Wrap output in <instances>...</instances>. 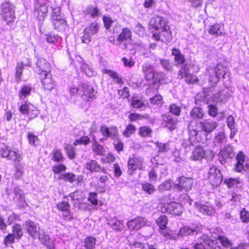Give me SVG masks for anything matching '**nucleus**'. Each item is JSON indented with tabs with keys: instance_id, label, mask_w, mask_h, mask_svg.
I'll use <instances>...</instances> for the list:
<instances>
[{
	"instance_id": "obj_1",
	"label": "nucleus",
	"mask_w": 249,
	"mask_h": 249,
	"mask_svg": "<svg viewBox=\"0 0 249 249\" xmlns=\"http://www.w3.org/2000/svg\"><path fill=\"white\" fill-rule=\"evenodd\" d=\"M52 9L51 13V21L55 30L64 31L66 27V21L61 15L60 7H53L49 0H38L37 4L36 6L34 11V15L39 21L45 19L48 12V8Z\"/></svg>"
},
{
	"instance_id": "obj_2",
	"label": "nucleus",
	"mask_w": 249,
	"mask_h": 249,
	"mask_svg": "<svg viewBox=\"0 0 249 249\" xmlns=\"http://www.w3.org/2000/svg\"><path fill=\"white\" fill-rule=\"evenodd\" d=\"M231 73L227 71L226 68L222 64H217L213 69L209 71V85L211 87H214L219 81L220 76L222 75L223 79H225L226 82H230Z\"/></svg>"
},
{
	"instance_id": "obj_3",
	"label": "nucleus",
	"mask_w": 249,
	"mask_h": 249,
	"mask_svg": "<svg viewBox=\"0 0 249 249\" xmlns=\"http://www.w3.org/2000/svg\"><path fill=\"white\" fill-rule=\"evenodd\" d=\"M199 68L197 65L195 64L185 63L178 72V78H185V81L189 84H193L197 82V78L194 73L198 71Z\"/></svg>"
},
{
	"instance_id": "obj_4",
	"label": "nucleus",
	"mask_w": 249,
	"mask_h": 249,
	"mask_svg": "<svg viewBox=\"0 0 249 249\" xmlns=\"http://www.w3.org/2000/svg\"><path fill=\"white\" fill-rule=\"evenodd\" d=\"M0 15L2 21L9 24L14 21L15 18V6L9 1H5L0 6Z\"/></svg>"
},
{
	"instance_id": "obj_5",
	"label": "nucleus",
	"mask_w": 249,
	"mask_h": 249,
	"mask_svg": "<svg viewBox=\"0 0 249 249\" xmlns=\"http://www.w3.org/2000/svg\"><path fill=\"white\" fill-rule=\"evenodd\" d=\"M143 159L139 156L133 155L130 157L127 162L128 173L129 175H133L138 169H142Z\"/></svg>"
},
{
	"instance_id": "obj_6",
	"label": "nucleus",
	"mask_w": 249,
	"mask_h": 249,
	"mask_svg": "<svg viewBox=\"0 0 249 249\" xmlns=\"http://www.w3.org/2000/svg\"><path fill=\"white\" fill-rule=\"evenodd\" d=\"M99 31V24L96 22L90 23L83 31V35L81 36L82 42L88 44L91 40L92 36Z\"/></svg>"
},
{
	"instance_id": "obj_7",
	"label": "nucleus",
	"mask_w": 249,
	"mask_h": 249,
	"mask_svg": "<svg viewBox=\"0 0 249 249\" xmlns=\"http://www.w3.org/2000/svg\"><path fill=\"white\" fill-rule=\"evenodd\" d=\"M209 179L213 186L216 187L220 185L223 180V176L220 170L215 166L210 167L209 171Z\"/></svg>"
},
{
	"instance_id": "obj_8",
	"label": "nucleus",
	"mask_w": 249,
	"mask_h": 249,
	"mask_svg": "<svg viewBox=\"0 0 249 249\" xmlns=\"http://www.w3.org/2000/svg\"><path fill=\"white\" fill-rule=\"evenodd\" d=\"M235 156L234 148L231 144H227L220 150L218 159L222 164H225L227 159H231Z\"/></svg>"
},
{
	"instance_id": "obj_9",
	"label": "nucleus",
	"mask_w": 249,
	"mask_h": 249,
	"mask_svg": "<svg viewBox=\"0 0 249 249\" xmlns=\"http://www.w3.org/2000/svg\"><path fill=\"white\" fill-rule=\"evenodd\" d=\"M79 94L85 101L90 102L95 98V91L91 86L86 84L79 88Z\"/></svg>"
},
{
	"instance_id": "obj_10",
	"label": "nucleus",
	"mask_w": 249,
	"mask_h": 249,
	"mask_svg": "<svg viewBox=\"0 0 249 249\" xmlns=\"http://www.w3.org/2000/svg\"><path fill=\"white\" fill-rule=\"evenodd\" d=\"M39 78L45 90L50 91L54 88V81L50 71L39 75Z\"/></svg>"
},
{
	"instance_id": "obj_11",
	"label": "nucleus",
	"mask_w": 249,
	"mask_h": 249,
	"mask_svg": "<svg viewBox=\"0 0 249 249\" xmlns=\"http://www.w3.org/2000/svg\"><path fill=\"white\" fill-rule=\"evenodd\" d=\"M23 226L29 235L34 239L39 237L40 229L38 224L29 220L25 222Z\"/></svg>"
},
{
	"instance_id": "obj_12",
	"label": "nucleus",
	"mask_w": 249,
	"mask_h": 249,
	"mask_svg": "<svg viewBox=\"0 0 249 249\" xmlns=\"http://www.w3.org/2000/svg\"><path fill=\"white\" fill-rule=\"evenodd\" d=\"M149 25L151 28L157 30L170 29L169 26L167 24L166 19L160 16L153 17L149 21Z\"/></svg>"
},
{
	"instance_id": "obj_13",
	"label": "nucleus",
	"mask_w": 249,
	"mask_h": 249,
	"mask_svg": "<svg viewBox=\"0 0 249 249\" xmlns=\"http://www.w3.org/2000/svg\"><path fill=\"white\" fill-rule=\"evenodd\" d=\"M193 180L191 178L181 177L178 178V182L175 185V188L179 191L184 190L188 192L192 188Z\"/></svg>"
},
{
	"instance_id": "obj_14",
	"label": "nucleus",
	"mask_w": 249,
	"mask_h": 249,
	"mask_svg": "<svg viewBox=\"0 0 249 249\" xmlns=\"http://www.w3.org/2000/svg\"><path fill=\"white\" fill-rule=\"evenodd\" d=\"M0 154L2 158H6L8 160H14L15 162H20L22 159L21 155L18 154L16 152L10 150L6 146L0 150Z\"/></svg>"
},
{
	"instance_id": "obj_15",
	"label": "nucleus",
	"mask_w": 249,
	"mask_h": 249,
	"mask_svg": "<svg viewBox=\"0 0 249 249\" xmlns=\"http://www.w3.org/2000/svg\"><path fill=\"white\" fill-rule=\"evenodd\" d=\"M232 90L231 88L225 87L223 89L220 90L217 94H214L212 97V99L214 102L220 101L225 103L231 97Z\"/></svg>"
},
{
	"instance_id": "obj_16",
	"label": "nucleus",
	"mask_w": 249,
	"mask_h": 249,
	"mask_svg": "<svg viewBox=\"0 0 249 249\" xmlns=\"http://www.w3.org/2000/svg\"><path fill=\"white\" fill-rule=\"evenodd\" d=\"M35 58L37 66L36 69L38 75L50 71V64L46 59L38 56H35Z\"/></svg>"
},
{
	"instance_id": "obj_17",
	"label": "nucleus",
	"mask_w": 249,
	"mask_h": 249,
	"mask_svg": "<svg viewBox=\"0 0 249 249\" xmlns=\"http://www.w3.org/2000/svg\"><path fill=\"white\" fill-rule=\"evenodd\" d=\"M200 242L195 246V249H208L205 246L212 247L215 241L207 235H203L200 238ZM180 249H189L187 248H182Z\"/></svg>"
},
{
	"instance_id": "obj_18",
	"label": "nucleus",
	"mask_w": 249,
	"mask_h": 249,
	"mask_svg": "<svg viewBox=\"0 0 249 249\" xmlns=\"http://www.w3.org/2000/svg\"><path fill=\"white\" fill-rule=\"evenodd\" d=\"M200 227L196 225H192L191 227L186 226L180 229L178 235L181 236H187L191 234L196 235L200 231Z\"/></svg>"
},
{
	"instance_id": "obj_19",
	"label": "nucleus",
	"mask_w": 249,
	"mask_h": 249,
	"mask_svg": "<svg viewBox=\"0 0 249 249\" xmlns=\"http://www.w3.org/2000/svg\"><path fill=\"white\" fill-rule=\"evenodd\" d=\"M211 89L210 88H205L203 89L202 93L196 94L195 100V104L199 106L207 104L209 100V96H211L210 93Z\"/></svg>"
},
{
	"instance_id": "obj_20",
	"label": "nucleus",
	"mask_w": 249,
	"mask_h": 249,
	"mask_svg": "<svg viewBox=\"0 0 249 249\" xmlns=\"http://www.w3.org/2000/svg\"><path fill=\"white\" fill-rule=\"evenodd\" d=\"M146 220L143 217H139L132 219L127 222V226L130 230H138L144 226Z\"/></svg>"
},
{
	"instance_id": "obj_21",
	"label": "nucleus",
	"mask_w": 249,
	"mask_h": 249,
	"mask_svg": "<svg viewBox=\"0 0 249 249\" xmlns=\"http://www.w3.org/2000/svg\"><path fill=\"white\" fill-rule=\"evenodd\" d=\"M85 168L92 173L101 172L106 175L107 174V170L105 168L101 167L95 160H90L86 163Z\"/></svg>"
},
{
	"instance_id": "obj_22",
	"label": "nucleus",
	"mask_w": 249,
	"mask_h": 249,
	"mask_svg": "<svg viewBox=\"0 0 249 249\" xmlns=\"http://www.w3.org/2000/svg\"><path fill=\"white\" fill-rule=\"evenodd\" d=\"M202 129L207 133L213 132L218 126L217 123L211 119H208L200 122Z\"/></svg>"
},
{
	"instance_id": "obj_23",
	"label": "nucleus",
	"mask_w": 249,
	"mask_h": 249,
	"mask_svg": "<svg viewBox=\"0 0 249 249\" xmlns=\"http://www.w3.org/2000/svg\"><path fill=\"white\" fill-rule=\"evenodd\" d=\"M84 13L92 19L97 18L102 15L101 10L96 5H88L84 10Z\"/></svg>"
},
{
	"instance_id": "obj_24",
	"label": "nucleus",
	"mask_w": 249,
	"mask_h": 249,
	"mask_svg": "<svg viewBox=\"0 0 249 249\" xmlns=\"http://www.w3.org/2000/svg\"><path fill=\"white\" fill-rule=\"evenodd\" d=\"M167 212L175 215H179L183 212V206L179 203L172 202L167 205L166 207Z\"/></svg>"
},
{
	"instance_id": "obj_25",
	"label": "nucleus",
	"mask_w": 249,
	"mask_h": 249,
	"mask_svg": "<svg viewBox=\"0 0 249 249\" xmlns=\"http://www.w3.org/2000/svg\"><path fill=\"white\" fill-rule=\"evenodd\" d=\"M164 121V127L168 128L170 131H172L176 128L177 124V119L172 116L169 114H165L162 115Z\"/></svg>"
},
{
	"instance_id": "obj_26",
	"label": "nucleus",
	"mask_w": 249,
	"mask_h": 249,
	"mask_svg": "<svg viewBox=\"0 0 249 249\" xmlns=\"http://www.w3.org/2000/svg\"><path fill=\"white\" fill-rule=\"evenodd\" d=\"M101 133L107 140L108 137H115L117 135V129L116 127H111L109 129L105 125L101 127Z\"/></svg>"
},
{
	"instance_id": "obj_27",
	"label": "nucleus",
	"mask_w": 249,
	"mask_h": 249,
	"mask_svg": "<svg viewBox=\"0 0 249 249\" xmlns=\"http://www.w3.org/2000/svg\"><path fill=\"white\" fill-rule=\"evenodd\" d=\"M195 206L196 208L203 214L211 215L214 212V209L212 206L208 205L202 204L199 202H196Z\"/></svg>"
},
{
	"instance_id": "obj_28",
	"label": "nucleus",
	"mask_w": 249,
	"mask_h": 249,
	"mask_svg": "<svg viewBox=\"0 0 249 249\" xmlns=\"http://www.w3.org/2000/svg\"><path fill=\"white\" fill-rule=\"evenodd\" d=\"M172 54L174 56V62L176 66L184 64L185 62V57L179 49L177 48L173 49L172 50Z\"/></svg>"
},
{
	"instance_id": "obj_29",
	"label": "nucleus",
	"mask_w": 249,
	"mask_h": 249,
	"mask_svg": "<svg viewBox=\"0 0 249 249\" xmlns=\"http://www.w3.org/2000/svg\"><path fill=\"white\" fill-rule=\"evenodd\" d=\"M237 163L235 165V170L241 172L244 170L243 163L245 161V155L242 151H240L236 157Z\"/></svg>"
},
{
	"instance_id": "obj_30",
	"label": "nucleus",
	"mask_w": 249,
	"mask_h": 249,
	"mask_svg": "<svg viewBox=\"0 0 249 249\" xmlns=\"http://www.w3.org/2000/svg\"><path fill=\"white\" fill-rule=\"evenodd\" d=\"M227 141V139L225 133L223 132H219L214 137L213 142L214 146L221 147L222 144L225 143Z\"/></svg>"
},
{
	"instance_id": "obj_31",
	"label": "nucleus",
	"mask_w": 249,
	"mask_h": 249,
	"mask_svg": "<svg viewBox=\"0 0 249 249\" xmlns=\"http://www.w3.org/2000/svg\"><path fill=\"white\" fill-rule=\"evenodd\" d=\"M224 183L226 184L229 188H238L242 185L241 180L239 178H229L224 179Z\"/></svg>"
},
{
	"instance_id": "obj_32",
	"label": "nucleus",
	"mask_w": 249,
	"mask_h": 249,
	"mask_svg": "<svg viewBox=\"0 0 249 249\" xmlns=\"http://www.w3.org/2000/svg\"><path fill=\"white\" fill-rule=\"evenodd\" d=\"M205 155V152L202 147L197 146L192 152L190 158L193 160H201Z\"/></svg>"
},
{
	"instance_id": "obj_33",
	"label": "nucleus",
	"mask_w": 249,
	"mask_h": 249,
	"mask_svg": "<svg viewBox=\"0 0 249 249\" xmlns=\"http://www.w3.org/2000/svg\"><path fill=\"white\" fill-rule=\"evenodd\" d=\"M37 239H39L41 243L46 246L48 249H54L53 243L51 240L48 234L39 233V237Z\"/></svg>"
},
{
	"instance_id": "obj_34",
	"label": "nucleus",
	"mask_w": 249,
	"mask_h": 249,
	"mask_svg": "<svg viewBox=\"0 0 249 249\" xmlns=\"http://www.w3.org/2000/svg\"><path fill=\"white\" fill-rule=\"evenodd\" d=\"M208 33L211 35L218 36L223 34V29L220 24L216 23L211 25L209 30Z\"/></svg>"
},
{
	"instance_id": "obj_35",
	"label": "nucleus",
	"mask_w": 249,
	"mask_h": 249,
	"mask_svg": "<svg viewBox=\"0 0 249 249\" xmlns=\"http://www.w3.org/2000/svg\"><path fill=\"white\" fill-rule=\"evenodd\" d=\"M204 111L203 109L198 107H193L190 112V116L193 119H201L204 116Z\"/></svg>"
},
{
	"instance_id": "obj_36",
	"label": "nucleus",
	"mask_w": 249,
	"mask_h": 249,
	"mask_svg": "<svg viewBox=\"0 0 249 249\" xmlns=\"http://www.w3.org/2000/svg\"><path fill=\"white\" fill-rule=\"evenodd\" d=\"M13 234L16 237V239H20L23 234V231L21 226L19 224H15L12 226Z\"/></svg>"
},
{
	"instance_id": "obj_37",
	"label": "nucleus",
	"mask_w": 249,
	"mask_h": 249,
	"mask_svg": "<svg viewBox=\"0 0 249 249\" xmlns=\"http://www.w3.org/2000/svg\"><path fill=\"white\" fill-rule=\"evenodd\" d=\"M32 88L30 86L25 85L21 88L20 90L18 92V96L21 99H24L27 96H29Z\"/></svg>"
},
{
	"instance_id": "obj_38",
	"label": "nucleus",
	"mask_w": 249,
	"mask_h": 249,
	"mask_svg": "<svg viewBox=\"0 0 249 249\" xmlns=\"http://www.w3.org/2000/svg\"><path fill=\"white\" fill-rule=\"evenodd\" d=\"M58 179L72 183L76 180V176L72 173H65L60 174Z\"/></svg>"
},
{
	"instance_id": "obj_39",
	"label": "nucleus",
	"mask_w": 249,
	"mask_h": 249,
	"mask_svg": "<svg viewBox=\"0 0 249 249\" xmlns=\"http://www.w3.org/2000/svg\"><path fill=\"white\" fill-rule=\"evenodd\" d=\"M131 37V31L127 28H123L121 33L118 37V40L120 41H124Z\"/></svg>"
},
{
	"instance_id": "obj_40",
	"label": "nucleus",
	"mask_w": 249,
	"mask_h": 249,
	"mask_svg": "<svg viewBox=\"0 0 249 249\" xmlns=\"http://www.w3.org/2000/svg\"><path fill=\"white\" fill-rule=\"evenodd\" d=\"M15 163L16 172L15 173L14 176L17 179H18L23 174L24 164L23 163H20V162H15Z\"/></svg>"
},
{
	"instance_id": "obj_41",
	"label": "nucleus",
	"mask_w": 249,
	"mask_h": 249,
	"mask_svg": "<svg viewBox=\"0 0 249 249\" xmlns=\"http://www.w3.org/2000/svg\"><path fill=\"white\" fill-rule=\"evenodd\" d=\"M108 224L114 230L117 231H121L123 228V223L116 219H113L108 223Z\"/></svg>"
},
{
	"instance_id": "obj_42",
	"label": "nucleus",
	"mask_w": 249,
	"mask_h": 249,
	"mask_svg": "<svg viewBox=\"0 0 249 249\" xmlns=\"http://www.w3.org/2000/svg\"><path fill=\"white\" fill-rule=\"evenodd\" d=\"M142 190L149 195L153 194L156 190L155 187L152 184L144 182L142 184Z\"/></svg>"
},
{
	"instance_id": "obj_43",
	"label": "nucleus",
	"mask_w": 249,
	"mask_h": 249,
	"mask_svg": "<svg viewBox=\"0 0 249 249\" xmlns=\"http://www.w3.org/2000/svg\"><path fill=\"white\" fill-rule=\"evenodd\" d=\"M96 239L93 236H88L85 239V247L87 249H93L95 248Z\"/></svg>"
},
{
	"instance_id": "obj_44",
	"label": "nucleus",
	"mask_w": 249,
	"mask_h": 249,
	"mask_svg": "<svg viewBox=\"0 0 249 249\" xmlns=\"http://www.w3.org/2000/svg\"><path fill=\"white\" fill-rule=\"evenodd\" d=\"M34 106L29 103L25 102L19 107V111L23 115H28Z\"/></svg>"
},
{
	"instance_id": "obj_45",
	"label": "nucleus",
	"mask_w": 249,
	"mask_h": 249,
	"mask_svg": "<svg viewBox=\"0 0 249 249\" xmlns=\"http://www.w3.org/2000/svg\"><path fill=\"white\" fill-rule=\"evenodd\" d=\"M152 130L149 127L144 126L140 127L139 134L142 137H150Z\"/></svg>"
},
{
	"instance_id": "obj_46",
	"label": "nucleus",
	"mask_w": 249,
	"mask_h": 249,
	"mask_svg": "<svg viewBox=\"0 0 249 249\" xmlns=\"http://www.w3.org/2000/svg\"><path fill=\"white\" fill-rule=\"evenodd\" d=\"M156 223L161 230H164L166 227L168 223L166 216L163 215L160 216L156 221Z\"/></svg>"
},
{
	"instance_id": "obj_47",
	"label": "nucleus",
	"mask_w": 249,
	"mask_h": 249,
	"mask_svg": "<svg viewBox=\"0 0 249 249\" xmlns=\"http://www.w3.org/2000/svg\"><path fill=\"white\" fill-rule=\"evenodd\" d=\"M52 160L57 162L63 161L64 157L60 150L58 149H55L53 151Z\"/></svg>"
},
{
	"instance_id": "obj_48",
	"label": "nucleus",
	"mask_w": 249,
	"mask_h": 249,
	"mask_svg": "<svg viewBox=\"0 0 249 249\" xmlns=\"http://www.w3.org/2000/svg\"><path fill=\"white\" fill-rule=\"evenodd\" d=\"M169 111L172 114L178 116L180 114L181 108L175 104H172L169 107Z\"/></svg>"
},
{
	"instance_id": "obj_49",
	"label": "nucleus",
	"mask_w": 249,
	"mask_h": 249,
	"mask_svg": "<svg viewBox=\"0 0 249 249\" xmlns=\"http://www.w3.org/2000/svg\"><path fill=\"white\" fill-rule=\"evenodd\" d=\"M169 29H164L161 30L160 34L162 38L161 41L162 42L169 41L172 38V35L170 32L169 31Z\"/></svg>"
},
{
	"instance_id": "obj_50",
	"label": "nucleus",
	"mask_w": 249,
	"mask_h": 249,
	"mask_svg": "<svg viewBox=\"0 0 249 249\" xmlns=\"http://www.w3.org/2000/svg\"><path fill=\"white\" fill-rule=\"evenodd\" d=\"M92 150L97 155H103L104 154V149L103 147L96 141H94L93 144Z\"/></svg>"
},
{
	"instance_id": "obj_51",
	"label": "nucleus",
	"mask_w": 249,
	"mask_h": 249,
	"mask_svg": "<svg viewBox=\"0 0 249 249\" xmlns=\"http://www.w3.org/2000/svg\"><path fill=\"white\" fill-rule=\"evenodd\" d=\"M65 149L66 151L68 157L70 159H73L75 157V152L74 147L71 145H67Z\"/></svg>"
},
{
	"instance_id": "obj_52",
	"label": "nucleus",
	"mask_w": 249,
	"mask_h": 249,
	"mask_svg": "<svg viewBox=\"0 0 249 249\" xmlns=\"http://www.w3.org/2000/svg\"><path fill=\"white\" fill-rule=\"evenodd\" d=\"M160 62L163 68L168 71L172 70L173 64L170 62L169 60L166 59L161 58L160 59Z\"/></svg>"
},
{
	"instance_id": "obj_53",
	"label": "nucleus",
	"mask_w": 249,
	"mask_h": 249,
	"mask_svg": "<svg viewBox=\"0 0 249 249\" xmlns=\"http://www.w3.org/2000/svg\"><path fill=\"white\" fill-rule=\"evenodd\" d=\"M142 71L144 75L154 71L153 66L148 62L144 63L142 65Z\"/></svg>"
},
{
	"instance_id": "obj_54",
	"label": "nucleus",
	"mask_w": 249,
	"mask_h": 249,
	"mask_svg": "<svg viewBox=\"0 0 249 249\" xmlns=\"http://www.w3.org/2000/svg\"><path fill=\"white\" fill-rule=\"evenodd\" d=\"M213 238L218 240L224 247H229L231 245V241L225 236L218 235L216 237H213Z\"/></svg>"
},
{
	"instance_id": "obj_55",
	"label": "nucleus",
	"mask_w": 249,
	"mask_h": 249,
	"mask_svg": "<svg viewBox=\"0 0 249 249\" xmlns=\"http://www.w3.org/2000/svg\"><path fill=\"white\" fill-rule=\"evenodd\" d=\"M136 130V127L134 125L129 124L123 132V134L126 137H129L131 134H133Z\"/></svg>"
},
{
	"instance_id": "obj_56",
	"label": "nucleus",
	"mask_w": 249,
	"mask_h": 249,
	"mask_svg": "<svg viewBox=\"0 0 249 249\" xmlns=\"http://www.w3.org/2000/svg\"><path fill=\"white\" fill-rule=\"evenodd\" d=\"M88 200L93 205H97L98 203L97 192H90L89 194Z\"/></svg>"
},
{
	"instance_id": "obj_57",
	"label": "nucleus",
	"mask_w": 249,
	"mask_h": 249,
	"mask_svg": "<svg viewBox=\"0 0 249 249\" xmlns=\"http://www.w3.org/2000/svg\"><path fill=\"white\" fill-rule=\"evenodd\" d=\"M103 21L104 22V26L107 30H109L111 26L114 23L113 20L110 17L106 16H104L103 17Z\"/></svg>"
},
{
	"instance_id": "obj_58",
	"label": "nucleus",
	"mask_w": 249,
	"mask_h": 249,
	"mask_svg": "<svg viewBox=\"0 0 249 249\" xmlns=\"http://www.w3.org/2000/svg\"><path fill=\"white\" fill-rule=\"evenodd\" d=\"M150 102L153 105H162L163 103L162 98L160 95H155L150 99Z\"/></svg>"
},
{
	"instance_id": "obj_59",
	"label": "nucleus",
	"mask_w": 249,
	"mask_h": 249,
	"mask_svg": "<svg viewBox=\"0 0 249 249\" xmlns=\"http://www.w3.org/2000/svg\"><path fill=\"white\" fill-rule=\"evenodd\" d=\"M57 208L61 211L65 212L67 210H69L70 208V205L68 202L65 201H61L59 202L57 204Z\"/></svg>"
},
{
	"instance_id": "obj_60",
	"label": "nucleus",
	"mask_w": 249,
	"mask_h": 249,
	"mask_svg": "<svg viewBox=\"0 0 249 249\" xmlns=\"http://www.w3.org/2000/svg\"><path fill=\"white\" fill-rule=\"evenodd\" d=\"M90 142V139L88 136H83L80 139L76 140L74 142L73 144L77 145L78 144H84L87 145Z\"/></svg>"
},
{
	"instance_id": "obj_61",
	"label": "nucleus",
	"mask_w": 249,
	"mask_h": 249,
	"mask_svg": "<svg viewBox=\"0 0 249 249\" xmlns=\"http://www.w3.org/2000/svg\"><path fill=\"white\" fill-rule=\"evenodd\" d=\"M240 218L244 223L249 222V212L246 211L245 208L240 212Z\"/></svg>"
},
{
	"instance_id": "obj_62",
	"label": "nucleus",
	"mask_w": 249,
	"mask_h": 249,
	"mask_svg": "<svg viewBox=\"0 0 249 249\" xmlns=\"http://www.w3.org/2000/svg\"><path fill=\"white\" fill-rule=\"evenodd\" d=\"M23 68L24 67L22 65V64H18L17 66L16 77L17 79V81L18 82H19L21 80V74L22 73Z\"/></svg>"
},
{
	"instance_id": "obj_63",
	"label": "nucleus",
	"mask_w": 249,
	"mask_h": 249,
	"mask_svg": "<svg viewBox=\"0 0 249 249\" xmlns=\"http://www.w3.org/2000/svg\"><path fill=\"white\" fill-rule=\"evenodd\" d=\"M134 32L140 36H143L145 34V28L140 23H137L134 29Z\"/></svg>"
},
{
	"instance_id": "obj_64",
	"label": "nucleus",
	"mask_w": 249,
	"mask_h": 249,
	"mask_svg": "<svg viewBox=\"0 0 249 249\" xmlns=\"http://www.w3.org/2000/svg\"><path fill=\"white\" fill-rule=\"evenodd\" d=\"M58 36L51 34H47L46 35V40L49 43L54 44L57 41Z\"/></svg>"
}]
</instances>
